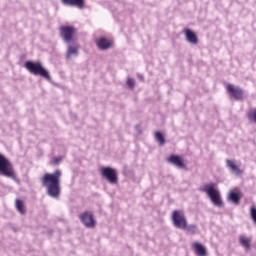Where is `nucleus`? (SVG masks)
I'll use <instances>...</instances> for the list:
<instances>
[{
  "label": "nucleus",
  "instance_id": "10",
  "mask_svg": "<svg viewBox=\"0 0 256 256\" xmlns=\"http://www.w3.org/2000/svg\"><path fill=\"white\" fill-rule=\"evenodd\" d=\"M183 33L188 43H191L192 45H197V43H199V38L197 37V34H195V32H193L191 29L185 28Z\"/></svg>",
  "mask_w": 256,
  "mask_h": 256
},
{
  "label": "nucleus",
  "instance_id": "7",
  "mask_svg": "<svg viewBox=\"0 0 256 256\" xmlns=\"http://www.w3.org/2000/svg\"><path fill=\"white\" fill-rule=\"evenodd\" d=\"M171 219L174 227L177 229H182L183 231L187 229V218L183 210H174Z\"/></svg>",
  "mask_w": 256,
  "mask_h": 256
},
{
  "label": "nucleus",
  "instance_id": "2",
  "mask_svg": "<svg viewBox=\"0 0 256 256\" xmlns=\"http://www.w3.org/2000/svg\"><path fill=\"white\" fill-rule=\"evenodd\" d=\"M24 67L32 75H39L40 77H43V79L51 81V75H49V72L43 67L41 62L26 61Z\"/></svg>",
  "mask_w": 256,
  "mask_h": 256
},
{
  "label": "nucleus",
  "instance_id": "18",
  "mask_svg": "<svg viewBox=\"0 0 256 256\" xmlns=\"http://www.w3.org/2000/svg\"><path fill=\"white\" fill-rule=\"evenodd\" d=\"M239 243H240V245H242V247H244V249H246V251H249V249H251V239L250 238H247L245 236H240Z\"/></svg>",
  "mask_w": 256,
  "mask_h": 256
},
{
  "label": "nucleus",
  "instance_id": "13",
  "mask_svg": "<svg viewBox=\"0 0 256 256\" xmlns=\"http://www.w3.org/2000/svg\"><path fill=\"white\" fill-rule=\"evenodd\" d=\"M228 201H231L234 205H239V202L241 201V192L239 190L230 191Z\"/></svg>",
  "mask_w": 256,
  "mask_h": 256
},
{
  "label": "nucleus",
  "instance_id": "17",
  "mask_svg": "<svg viewBox=\"0 0 256 256\" xmlns=\"http://www.w3.org/2000/svg\"><path fill=\"white\" fill-rule=\"evenodd\" d=\"M71 55H79V46H68L67 52H66V58L71 59Z\"/></svg>",
  "mask_w": 256,
  "mask_h": 256
},
{
  "label": "nucleus",
  "instance_id": "24",
  "mask_svg": "<svg viewBox=\"0 0 256 256\" xmlns=\"http://www.w3.org/2000/svg\"><path fill=\"white\" fill-rule=\"evenodd\" d=\"M127 85H128V87H130L131 89H133V87H135V80H133V79H128L127 80Z\"/></svg>",
  "mask_w": 256,
  "mask_h": 256
},
{
  "label": "nucleus",
  "instance_id": "19",
  "mask_svg": "<svg viewBox=\"0 0 256 256\" xmlns=\"http://www.w3.org/2000/svg\"><path fill=\"white\" fill-rule=\"evenodd\" d=\"M246 117L250 123L256 124V108H250L246 113Z\"/></svg>",
  "mask_w": 256,
  "mask_h": 256
},
{
  "label": "nucleus",
  "instance_id": "12",
  "mask_svg": "<svg viewBox=\"0 0 256 256\" xmlns=\"http://www.w3.org/2000/svg\"><path fill=\"white\" fill-rule=\"evenodd\" d=\"M96 44L98 48H100L102 51H105L110 49V47H113V40L102 37L96 41Z\"/></svg>",
  "mask_w": 256,
  "mask_h": 256
},
{
  "label": "nucleus",
  "instance_id": "5",
  "mask_svg": "<svg viewBox=\"0 0 256 256\" xmlns=\"http://www.w3.org/2000/svg\"><path fill=\"white\" fill-rule=\"evenodd\" d=\"M100 175L111 185H117L119 183V174L115 168L102 167L100 168Z\"/></svg>",
  "mask_w": 256,
  "mask_h": 256
},
{
  "label": "nucleus",
  "instance_id": "20",
  "mask_svg": "<svg viewBox=\"0 0 256 256\" xmlns=\"http://www.w3.org/2000/svg\"><path fill=\"white\" fill-rule=\"evenodd\" d=\"M16 209L18 212H20L21 215H25L27 213V210L25 209V204L20 199H16Z\"/></svg>",
  "mask_w": 256,
  "mask_h": 256
},
{
  "label": "nucleus",
  "instance_id": "21",
  "mask_svg": "<svg viewBox=\"0 0 256 256\" xmlns=\"http://www.w3.org/2000/svg\"><path fill=\"white\" fill-rule=\"evenodd\" d=\"M154 137H155L156 141H158L160 146L165 145V136H163V133L156 131L154 133Z\"/></svg>",
  "mask_w": 256,
  "mask_h": 256
},
{
  "label": "nucleus",
  "instance_id": "14",
  "mask_svg": "<svg viewBox=\"0 0 256 256\" xmlns=\"http://www.w3.org/2000/svg\"><path fill=\"white\" fill-rule=\"evenodd\" d=\"M62 3L70 7H77L78 9L85 7V0H62Z\"/></svg>",
  "mask_w": 256,
  "mask_h": 256
},
{
  "label": "nucleus",
  "instance_id": "11",
  "mask_svg": "<svg viewBox=\"0 0 256 256\" xmlns=\"http://www.w3.org/2000/svg\"><path fill=\"white\" fill-rule=\"evenodd\" d=\"M168 163L175 165L178 169H185V163H183V158L178 155H170L167 159Z\"/></svg>",
  "mask_w": 256,
  "mask_h": 256
},
{
  "label": "nucleus",
  "instance_id": "9",
  "mask_svg": "<svg viewBox=\"0 0 256 256\" xmlns=\"http://www.w3.org/2000/svg\"><path fill=\"white\" fill-rule=\"evenodd\" d=\"M227 92L232 95L237 101L243 100L244 94L243 89H241L238 86H235L233 84H227L226 85Z\"/></svg>",
  "mask_w": 256,
  "mask_h": 256
},
{
  "label": "nucleus",
  "instance_id": "1",
  "mask_svg": "<svg viewBox=\"0 0 256 256\" xmlns=\"http://www.w3.org/2000/svg\"><path fill=\"white\" fill-rule=\"evenodd\" d=\"M63 172L57 169L53 173H45L41 178L40 182L42 187L47 189L48 195L50 197H59L61 193V177Z\"/></svg>",
  "mask_w": 256,
  "mask_h": 256
},
{
  "label": "nucleus",
  "instance_id": "15",
  "mask_svg": "<svg viewBox=\"0 0 256 256\" xmlns=\"http://www.w3.org/2000/svg\"><path fill=\"white\" fill-rule=\"evenodd\" d=\"M192 247H193L196 255H199V256L207 255V249L204 248L203 244L198 243V242H194L192 244Z\"/></svg>",
  "mask_w": 256,
  "mask_h": 256
},
{
  "label": "nucleus",
  "instance_id": "8",
  "mask_svg": "<svg viewBox=\"0 0 256 256\" xmlns=\"http://www.w3.org/2000/svg\"><path fill=\"white\" fill-rule=\"evenodd\" d=\"M79 219H80L81 223H83V225H85V227H87L88 229L95 228V225L97 224L95 222V218L93 217V213H91L89 211H86V212H83L82 214H80Z\"/></svg>",
  "mask_w": 256,
  "mask_h": 256
},
{
  "label": "nucleus",
  "instance_id": "22",
  "mask_svg": "<svg viewBox=\"0 0 256 256\" xmlns=\"http://www.w3.org/2000/svg\"><path fill=\"white\" fill-rule=\"evenodd\" d=\"M185 230H187V233H190V235H195V233H197V225H195V224L187 225L186 224Z\"/></svg>",
  "mask_w": 256,
  "mask_h": 256
},
{
  "label": "nucleus",
  "instance_id": "6",
  "mask_svg": "<svg viewBox=\"0 0 256 256\" xmlns=\"http://www.w3.org/2000/svg\"><path fill=\"white\" fill-rule=\"evenodd\" d=\"M60 37L65 43H71L75 41V35H77V28L71 25H62L59 28Z\"/></svg>",
  "mask_w": 256,
  "mask_h": 256
},
{
  "label": "nucleus",
  "instance_id": "16",
  "mask_svg": "<svg viewBox=\"0 0 256 256\" xmlns=\"http://www.w3.org/2000/svg\"><path fill=\"white\" fill-rule=\"evenodd\" d=\"M226 165L236 175H241L243 173V171H241V169H239V167L237 166V164H235V162L233 160H227Z\"/></svg>",
  "mask_w": 256,
  "mask_h": 256
},
{
  "label": "nucleus",
  "instance_id": "23",
  "mask_svg": "<svg viewBox=\"0 0 256 256\" xmlns=\"http://www.w3.org/2000/svg\"><path fill=\"white\" fill-rule=\"evenodd\" d=\"M61 161H63V158H62V157H56V158H54V159L51 161V163H52V165H59V163H60Z\"/></svg>",
  "mask_w": 256,
  "mask_h": 256
},
{
  "label": "nucleus",
  "instance_id": "4",
  "mask_svg": "<svg viewBox=\"0 0 256 256\" xmlns=\"http://www.w3.org/2000/svg\"><path fill=\"white\" fill-rule=\"evenodd\" d=\"M205 193L208 195L210 201L216 207H223V199H221V192L217 189V184L211 183L205 186Z\"/></svg>",
  "mask_w": 256,
  "mask_h": 256
},
{
  "label": "nucleus",
  "instance_id": "3",
  "mask_svg": "<svg viewBox=\"0 0 256 256\" xmlns=\"http://www.w3.org/2000/svg\"><path fill=\"white\" fill-rule=\"evenodd\" d=\"M0 175L4 177H9L10 179H17V174L15 173V168L13 164L5 155L0 153Z\"/></svg>",
  "mask_w": 256,
  "mask_h": 256
}]
</instances>
